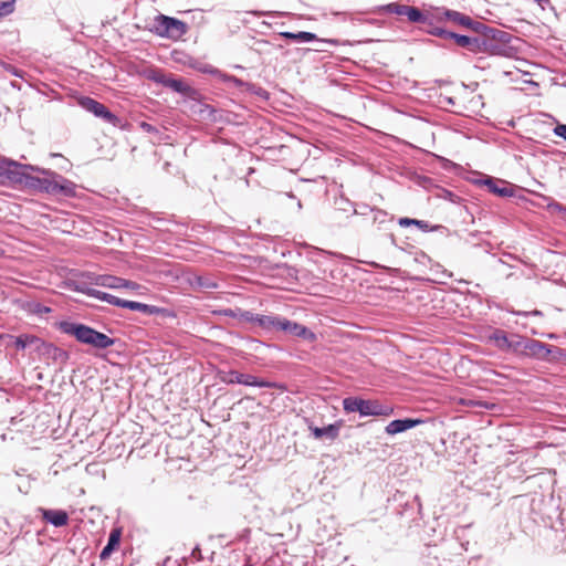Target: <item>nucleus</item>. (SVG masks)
I'll use <instances>...</instances> for the list:
<instances>
[{"label": "nucleus", "mask_w": 566, "mask_h": 566, "mask_svg": "<svg viewBox=\"0 0 566 566\" xmlns=\"http://www.w3.org/2000/svg\"><path fill=\"white\" fill-rule=\"evenodd\" d=\"M420 423H422L421 419H411V418L396 419V420L390 421L386 426L385 431L387 434L395 436L397 433H401L403 431L412 429Z\"/></svg>", "instance_id": "6ab92c4d"}, {"label": "nucleus", "mask_w": 566, "mask_h": 566, "mask_svg": "<svg viewBox=\"0 0 566 566\" xmlns=\"http://www.w3.org/2000/svg\"><path fill=\"white\" fill-rule=\"evenodd\" d=\"M240 312H241V308L240 307H235V308H224L220 312L221 315L223 316H228V317H231V318H238L240 319Z\"/></svg>", "instance_id": "ea45409f"}, {"label": "nucleus", "mask_w": 566, "mask_h": 566, "mask_svg": "<svg viewBox=\"0 0 566 566\" xmlns=\"http://www.w3.org/2000/svg\"><path fill=\"white\" fill-rule=\"evenodd\" d=\"M250 314H251L250 311H244V310L241 308L240 321L247 322Z\"/></svg>", "instance_id": "3c124183"}, {"label": "nucleus", "mask_w": 566, "mask_h": 566, "mask_svg": "<svg viewBox=\"0 0 566 566\" xmlns=\"http://www.w3.org/2000/svg\"><path fill=\"white\" fill-rule=\"evenodd\" d=\"M524 358L553 363L566 359V354L565 350L559 347L527 337Z\"/></svg>", "instance_id": "423d86ee"}, {"label": "nucleus", "mask_w": 566, "mask_h": 566, "mask_svg": "<svg viewBox=\"0 0 566 566\" xmlns=\"http://www.w3.org/2000/svg\"><path fill=\"white\" fill-rule=\"evenodd\" d=\"M282 317L274 315H261L258 322V326L266 332L279 331Z\"/></svg>", "instance_id": "393cba45"}, {"label": "nucleus", "mask_w": 566, "mask_h": 566, "mask_svg": "<svg viewBox=\"0 0 566 566\" xmlns=\"http://www.w3.org/2000/svg\"><path fill=\"white\" fill-rule=\"evenodd\" d=\"M81 277L88 280L90 284L92 285L103 286L107 289L135 290L137 287V284L133 281L109 274H96L93 272H84L81 274Z\"/></svg>", "instance_id": "9d476101"}, {"label": "nucleus", "mask_w": 566, "mask_h": 566, "mask_svg": "<svg viewBox=\"0 0 566 566\" xmlns=\"http://www.w3.org/2000/svg\"><path fill=\"white\" fill-rule=\"evenodd\" d=\"M376 208H371L370 206L368 205H359L357 206L355 209H354V212L355 214H358V216H367V214H371L374 212Z\"/></svg>", "instance_id": "58836bf2"}, {"label": "nucleus", "mask_w": 566, "mask_h": 566, "mask_svg": "<svg viewBox=\"0 0 566 566\" xmlns=\"http://www.w3.org/2000/svg\"><path fill=\"white\" fill-rule=\"evenodd\" d=\"M136 305H137L136 301H127V300L120 298L118 307H123V308H128L130 311H135Z\"/></svg>", "instance_id": "79ce46f5"}, {"label": "nucleus", "mask_w": 566, "mask_h": 566, "mask_svg": "<svg viewBox=\"0 0 566 566\" xmlns=\"http://www.w3.org/2000/svg\"><path fill=\"white\" fill-rule=\"evenodd\" d=\"M40 339L41 338H39L34 335H28V334L20 335V336L14 337V346L18 350H23L29 345L36 344V346H38L40 343Z\"/></svg>", "instance_id": "c756f323"}, {"label": "nucleus", "mask_w": 566, "mask_h": 566, "mask_svg": "<svg viewBox=\"0 0 566 566\" xmlns=\"http://www.w3.org/2000/svg\"><path fill=\"white\" fill-rule=\"evenodd\" d=\"M343 409L347 413L358 412L360 417H388L394 412L392 407L382 405L378 400L363 399L354 396L343 399Z\"/></svg>", "instance_id": "7ed1b4c3"}, {"label": "nucleus", "mask_w": 566, "mask_h": 566, "mask_svg": "<svg viewBox=\"0 0 566 566\" xmlns=\"http://www.w3.org/2000/svg\"><path fill=\"white\" fill-rule=\"evenodd\" d=\"M77 104L86 112L92 113L104 123L111 124L112 126H118L120 119L117 115L112 113L103 103L90 97L81 96L77 98Z\"/></svg>", "instance_id": "6e6552de"}, {"label": "nucleus", "mask_w": 566, "mask_h": 566, "mask_svg": "<svg viewBox=\"0 0 566 566\" xmlns=\"http://www.w3.org/2000/svg\"><path fill=\"white\" fill-rule=\"evenodd\" d=\"M189 285L198 291L208 292L219 287L217 281L209 275L193 274L188 279Z\"/></svg>", "instance_id": "4be33fe9"}, {"label": "nucleus", "mask_w": 566, "mask_h": 566, "mask_svg": "<svg viewBox=\"0 0 566 566\" xmlns=\"http://www.w3.org/2000/svg\"><path fill=\"white\" fill-rule=\"evenodd\" d=\"M398 223L400 227H418L423 232L432 231L434 228L431 227L427 221L418 220V219H411V218H400L398 220Z\"/></svg>", "instance_id": "c85d7f7f"}, {"label": "nucleus", "mask_w": 566, "mask_h": 566, "mask_svg": "<svg viewBox=\"0 0 566 566\" xmlns=\"http://www.w3.org/2000/svg\"><path fill=\"white\" fill-rule=\"evenodd\" d=\"M279 331H283L291 335H295L297 337H302L307 340H314L315 334L308 329L306 326L298 324L296 322L290 321L287 318L282 317L281 325Z\"/></svg>", "instance_id": "2eb2a0df"}, {"label": "nucleus", "mask_w": 566, "mask_h": 566, "mask_svg": "<svg viewBox=\"0 0 566 566\" xmlns=\"http://www.w3.org/2000/svg\"><path fill=\"white\" fill-rule=\"evenodd\" d=\"M70 287L74 292H78V293H82V294L87 295L90 297L97 298V300L106 302V303H108L111 305H114V306H118L119 305V301H120L119 297H117V296H115L113 294H109V293H106V292H103V291L94 289L93 285L90 284L88 280L82 279L81 276H80V279L72 281L70 283Z\"/></svg>", "instance_id": "f8f14e48"}, {"label": "nucleus", "mask_w": 566, "mask_h": 566, "mask_svg": "<svg viewBox=\"0 0 566 566\" xmlns=\"http://www.w3.org/2000/svg\"><path fill=\"white\" fill-rule=\"evenodd\" d=\"M205 111L212 112V108L207 104L199 103V113H203Z\"/></svg>", "instance_id": "603ef678"}, {"label": "nucleus", "mask_w": 566, "mask_h": 566, "mask_svg": "<svg viewBox=\"0 0 566 566\" xmlns=\"http://www.w3.org/2000/svg\"><path fill=\"white\" fill-rule=\"evenodd\" d=\"M135 311L146 315H161V316H174V314L164 307H158L150 304L137 302Z\"/></svg>", "instance_id": "a878e982"}, {"label": "nucleus", "mask_w": 566, "mask_h": 566, "mask_svg": "<svg viewBox=\"0 0 566 566\" xmlns=\"http://www.w3.org/2000/svg\"><path fill=\"white\" fill-rule=\"evenodd\" d=\"M297 207H298V208H301V207H302V205H301V201H300V200L297 201Z\"/></svg>", "instance_id": "4d7b16f0"}, {"label": "nucleus", "mask_w": 566, "mask_h": 566, "mask_svg": "<svg viewBox=\"0 0 566 566\" xmlns=\"http://www.w3.org/2000/svg\"><path fill=\"white\" fill-rule=\"evenodd\" d=\"M442 193L443 195L441 197L447 200H450L451 202H457L460 199L459 196L447 189H443Z\"/></svg>", "instance_id": "c03bdc74"}, {"label": "nucleus", "mask_w": 566, "mask_h": 566, "mask_svg": "<svg viewBox=\"0 0 566 566\" xmlns=\"http://www.w3.org/2000/svg\"><path fill=\"white\" fill-rule=\"evenodd\" d=\"M543 10L551 4V0H534Z\"/></svg>", "instance_id": "8fccbe9b"}, {"label": "nucleus", "mask_w": 566, "mask_h": 566, "mask_svg": "<svg viewBox=\"0 0 566 566\" xmlns=\"http://www.w3.org/2000/svg\"><path fill=\"white\" fill-rule=\"evenodd\" d=\"M220 381L227 385H244L250 387H259V388H277L285 389V386L275 381H269L265 379H260L250 374L239 373L237 370L229 371H220L219 373Z\"/></svg>", "instance_id": "0eeeda50"}, {"label": "nucleus", "mask_w": 566, "mask_h": 566, "mask_svg": "<svg viewBox=\"0 0 566 566\" xmlns=\"http://www.w3.org/2000/svg\"><path fill=\"white\" fill-rule=\"evenodd\" d=\"M190 558L196 559L197 562L202 560L201 549L199 545H196L190 553Z\"/></svg>", "instance_id": "a18cd8bd"}, {"label": "nucleus", "mask_w": 566, "mask_h": 566, "mask_svg": "<svg viewBox=\"0 0 566 566\" xmlns=\"http://www.w3.org/2000/svg\"><path fill=\"white\" fill-rule=\"evenodd\" d=\"M259 318H260V314H255V313H252L249 315V318H248V323H252V324H258L259 322Z\"/></svg>", "instance_id": "de8ad7c7"}, {"label": "nucleus", "mask_w": 566, "mask_h": 566, "mask_svg": "<svg viewBox=\"0 0 566 566\" xmlns=\"http://www.w3.org/2000/svg\"><path fill=\"white\" fill-rule=\"evenodd\" d=\"M548 209L552 210V211H558L563 214H566V206H563L558 202H552V203H548Z\"/></svg>", "instance_id": "37998d69"}, {"label": "nucleus", "mask_w": 566, "mask_h": 566, "mask_svg": "<svg viewBox=\"0 0 566 566\" xmlns=\"http://www.w3.org/2000/svg\"><path fill=\"white\" fill-rule=\"evenodd\" d=\"M490 28L491 27L486 25L485 23L474 20L471 17L469 18V24H467V27H465V29L471 30L478 34L475 38H482V39L488 38Z\"/></svg>", "instance_id": "cd10ccee"}, {"label": "nucleus", "mask_w": 566, "mask_h": 566, "mask_svg": "<svg viewBox=\"0 0 566 566\" xmlns=\"http://www.w3.org/2000/svg\"><path fill=\"white\" fill-rule=\"evenodd\" d=\"M437 159L441 163V167L444 169V170H448V171H453V170H457L459 168V165H457L455 163L444 158V157H440V156H436Z\"/></svg>", "instance_id": "4c0bfd02"}, {"label": "nucleus", "mask_w": 566, "mask_h": 566, "mask_svg": "<svg viewBox=\"0 0 566 566\" xmlns=\"http://www.w3.org/2000/svg\"><path fill=\"white\" fill-rule=\"evenodd\" d=\"M547 128L552 130L555 136L560 137L566 142V124H560L555 122V118L552 116H547Z\"/></svg>", "instance_id": "473e14b6"}, {"label": "nucleus", "mask_w": 566, "mask_h": 566, "mask_svg": "<svg viewBox=\"0 0 566 566\" xmlns=\"http://www.w3.org/2000/svg\"><path fill=\"white\" fill-rule=\"evenodd\" d=\"M314 51H316V52H322V51H324V49H322V48H316V49H314Z\"/></svg>", "instance_id": "5fc2aeb1"}, {"label": "nucleus", "mask_w": 566, "mask_h": 566, "mask_svg": "<svg viewBox=\"0 0 566 566\" xmlns=\"http://www.w3.org/2000/svg\"><path fill=\"white\" fill-rule=\"evenodd\" d=\"M442 14L443 19L446 20V25L450 30L455 27L465 29L467 24H469L470 17L457 10L443 7Z\"/></svg>", "instance_id": "412c9836"}, {"label": "nucleus", "mask_w": 566, "mask_h": 566, "mask_svg": "<svg viewBox=\"0 0 566 566\" xmlns=\"http://www.w3.org/2000/svg\"><path fill=\"white\" fill-rule=\"evenodd\" d=\"M14 0H0V18L7 17L14 11Z\"/></svg>", "instance_id": "e433bc0d"}, {"label": "nucleus", "mask_w": 566, "mask_h": 566, "mask_svg": "<svg viewBox=\"0 0 566 566\" xmlns=\"http://www.w3.org/2000/svg\"><path fill=\"white\" fill-rule=\"evenodd\" d=\"M150 78L165 87L171 88L174 92L181 94L190 101H200L201 93L197 88L188 85L181 78H172L159 73L154 74Z\"/></svg>", "instance_id": "1a4fd4ad"}, {"label": "nucleus", "mask_w": 566, "mask_h": 566, "mask_svg": "<svg viewBox=\"0 0 566 566\" xmlns=\"http://www.w3.org/2000/svg\"><path fill=\"white\" fill-rule=\"evenodd\" d=\"M36 350L41 356H43L48 360H52L53 363H57L60 365H65L70 359V353L65 349L57 347L52 343H46L40 339L39 345L36 346Z\"/></svg>", "instance_id": "4468645a"}, {"label": "nucleus", "mask_w": 566, "mask_h": 566, "mask_svg": "<svg viewBox=\"0 0 566 566\" xmlns=\"http://www.w3.org/2000/svg\"><path fill=\"white\" fill-rule=\"evenodd\" d=\"M57 328L64 334L74 336L77 342L97 349H105L115 344L114 338L82 323L61 321L57 323Z\"/></svg>", "instance_id": "f03ea898"}, {"label": "nucleus", "mask_w": 566, "mask_h": 566, "mask_svg": "<svg viewBox=\"0 0 566 566\" xmlns=\"http://www.w3.org/2000/svg\"><path fill=\"white\" fill-rule=\"evenodd\" d=\"M527 337L521 336L518 334H512L510 336V344L506 352L513 353L518 357H523L525 355Z\"/></svg>", "instance_id": "b1692460"}, {"label": "nucleus", "mask_w": 566, "mask_h": 566, "mask_svg": "<svg viewBox=\"0 0 566 566\" xmlns=\"http://www.w3.org/2000/svg\"><path fill=\"white\" fill-rule=\"evenodd\" d=\"M42 518L54 527L65 526L69 522V514L64 510L39 509Z\"/></svg>", "instance_id": "a211bd4d"}, {"label": "nucleus", "mask_w": 566, "mask_h": 566, "mask_svg": "<svg viewBox=\"0 0 566 566\" xmlns=\"http://www.w3.org/2000/svg\"><path fill=\"white\" fill-rule=\"evenodd\" d=\"M149 30L159 38L178 41L188 32V25L177 18L160 13L155 17Z\"/></svg>", "instance_id": "39448f33"}, {"label": "nucleus", "mask_w": 566, "mask_h": 566, "mask_svg": "<svg viewBox=\"0 0 566 566\" xmlns=\"http://www.w3.org/2000/svg\"><path fill=\"white\" fill-rule=\"evenodd\" d=\"M217 76H219V78L223 83L232 84L233 86H235L238 88H244V91H247V85L249 84V82H244L243 80H241L234 75L226 74V73H222L221 71H220V74H218Z\"/></svg>", "instance_id": "72a5a7b5"}, {"label": "nucleus", "mask_w": 566, "mask_h": 566, "mask_svg": "<svg viewBox=\"0 0 566 566\" xmlns=\"http://www.w3.org/2000/svg\"><path fill=\"white\" fill-rule=\"evenodd\" d=\"M343 426L342 421H336L334 423H331L326 427L321 428L322 430V439L325 438L329 441H334L338 438L340 428Z\"/></svg>", "instance_id": "2f4dec72"}, {"label": "nucleus", "mask_w": 566, "mask_h": 566, "mask_svg": "<svg viewBox=\"0 0 566 566\" xmlns=\"http://www.w3.org/2000/svg\"><path fill=\"white\" fill-rule=\"evenodd\" d=\"M382 12L388 14L406 15L408 21L412 23V20L418 18V8L413 6L401 4L391 2L381 8Z\"/></svg>", "instance_id": "f3484780"}, {"label": "nucleus", "mask_w": 566, "mask_h": 566, "mask_svg": "<svg viewBox=\"0 0 566 566\" xmlns=\"http://www.w3.org/2000/svg\"><path fill=\"white\" fill-rule=\"evenodd\" d=\"M247 92L255 95V96H259L260 98L264 99V101H268L270 98V93L264 90L263 87L256 85V84H253V83H249L247 85Z\"/></svg>", "instance_id": "c9c22d12"}, {"label": "nucleus", "mask_w": 566, "mask_h": 566, "mask_svg": "<svg viewBox=\"0 0 566 566\" xmlns=\"http://www.w3.org/2000/svg\"><path fill=\"white\" fill-rule=\"evenodd\" d=\"M259 318H260V314H255V313H252L249 315V318H248V323H252V324H258L259 322Z\"/></svg>", "instance_id": "09e8293b"}, {"label": "nucleus", "mask_w": 566, "mask_h": 566, "mask_svg": "<svg viewBox=\"0 0 566 566\" xmlns=\"http://www.w3.org/2000/svg\"><path fill=\"white\" fill-rule=\"evenodd\" d=\"M2 253V250L0 249V254Z\"/></svg>", "instance_id": "13d9d810"}, {"label": "nucleus", "mask_w": 566, "mask_h": 566, "mask_svg": "<svg viewBox=\"0 0 566 566\" xmlns=\"http://www.w3.org/2000/svg\"><path fill=\"white\" fill-rule=\"evenodd\" d=\"M511 39L512 34L509 32L495 28H490L488 38L483 40L490 42V44L494 46V51H484V53L491 55H506L505 45L510 43Z\"/></svg>", "instance_id": "ddd939ff"}, {"label": "nucleus", "mask_w": 566, "mask_h": 566, "mask_svg": "<svg viewBox=\"0 0 566 566\" xmlns=\"http://www.w3.org/2000/svg\"><path fill=\"white\" fill-rule=\"evenodd\" d=\"M444 40H452L458 46L468 49L470 52L475 54L484 53V51H494V46H492L490 42L484 41L482 38L460 34L450 29Z\"/></svg>", "instance_id": "9b49d317"}, {"label": "nucleus", "mask_w": 566, "mask_h": 566, "mask_svg": "<svg viewBox=\"0 0 566 566\" xmlns=\"http://www.w3.org/2000/svg\"><path fill=\"white\" fill-rule=\"evenodd\" d=\"M489 338H490V340L494 342L495 346L500 350L506 352L509 344H510V336L506 334L505 331L496 328L489 336Z\"/></svg>", "instance_id": "bb28decb"}, {"label": "nucleus", "mask_w": 566, "mask_h": 566, "mask_svg": "<svg viewBox=\"0 0 566 566\" xmlns=\"http://www.w3.org/2000/svg\"><path fill=\"white\" fill-rule=\"evenodd\" d=\"M513 275H514V273H509V274L506 275V279L509 280V279H511Z\"/></svg>", "instance_id": "6e6d98bb"}, {"label": "nucleus", "mask_w": 566, "mask_h": 566, "mask_svg": "<svg viewBox=\"0 0 566 566\" xmlns=\"http://www.w3.org/2000/svg\"><path fill=\"white\" fill-rule=\"evenodd\" d=\"M308 429H310L311 433L313 434V437H314L315 439H322V433H323V432H322L321 428L315 427V426H313V424L311 423V424L308 426Z\"/></svg>", "instance_id": "49530a36"}, {"label": "nucleus", "mask_w": 566, "mask_h": 566, "mask_svg": "<svg viewBox=\"0 0 566 566\" xmlns=\"http://www.w3.org/2000/svg\"><path fill=\"white\" fill-rule=\"evenodd\" d=\"M189 66L205 74L218 75L220 71L210 64L201 63L197 60H191Z\"/></svg>", "instance_id": "f704fd0d"}, {"label": "nucleus", "mask_w": 566, "mask_h": 566, "mask_svg": "<svg viewBox=\"0 0 566 566\" xmlns=\"http://www.w3.org/2000/svg\"><path fill=\"white\" fill-rule=\"evenodd\" d=\"M280 36L284 38L285 40H290L293 42H300V43L312 42V41H316L319 43H329V44L337 43L336 40H332V39H328V40L327 39H318L315 33L308 32V31H300V32L283 31L280 33Z\"/></svg>", "instance_id": "dca6fc26"}, {"label": "nucleus", "mask_w": 566, "mask_h": 566, "mask_svg": "<svg viewBox=\"0 0 566 566\" xmlns=\"http://www.w3.org/2000/svg\"><path fill=\"white\" fill-rule=\"evenodd\" d=\"M120 535H122L120 528L112 530V532L108 536L107 544L104 546V548L102 549V552L99 554V558L102 560L107 559L111 556V554L114 552V549L119 545Z\"/></svg>", "instance_id": "5701e85b"}, {"label": "nucleus", "mask_w": 566, "mask_h": 566, "mask_svg": "<svg viewBox=\"0 0 566 566\" xmlns=\"http://www.w3.org/2000/svg\"><path fill=\"white\" fill-rule=\"evenodd\" d=\"M442 12L443 7L433 10H420L418 8V18L416 17L412 23L419 24L420 30L424 33L444 40L449 29L446 25Z\"/></svg>", "instance_id": "20e7f679"}, {"label": "nucleus", "mask_w": 566, "mask_h": 566, "mask_svg": "<svg viewBox=\"0 0 566 566\" xmlns=\"http://www.w3.org/2000/svg\"><path fill=\"white\" fill-rule=\"evenodd\" d=\"M142 127L145 130H148V132L153 129V126L150 124H148V123H145V122L142 123Z\"/></svg>", "instance_id": "864d4df0"}, {"label": "nucleus", "mask_w": 566, "mask_h": 566, "mask_svg": "<svg viewBox=\"0 0 566 566\" xmlns=\"http://www.w3.org/2000/svg\"><path fill=\"white\" fill-rule=\"evenodd\" d=\"M0 186L45 193L53 197L74 198L77 186L62 175L39 166L21 164L0 156Z\"/></svg>", "instance_id": "f257e3e1"}, {"label": "nucleus", "mask_w": 566, "mask_h": 566, "mask_svg": "<svg viewBox=\"0 0 566 566\" xmlns=\"http://www.w3.org/2000/svg\"><path fill=\"white\" fill-rule=\"evenodd\" d=\"M373 224L377 226L378 229H384L387 223L392 221V217L388 212L381 209H375L371 213Z\"/></svg>", "instance_id": "7c9ffc66"}, {"label": "nucleus", "mask_w": 566, "mask_h": 566, "mask_svg": "<svg viewBox=\"0 0 566 566\" xmlns=\"http://www.w3.org/2000/svg\"><path fill=\"white\" fill-rule=\"evenodd\" d=\"M475 185L486 186L489 191L500 197H512L513 190L509 187H499L497 182L505 184L503 180H497L493 177L485 176L483 179L472 180Z\"/></svg>", "instance_id": "aec40b11"}, {"label": "nucleus", "mask_w": 566, "mask_h": 566, "mask_svg": "<svg viewBox=\"0 0 566 566\" xmlns=\"http://www.w3.org/2000/svg\"><path fill=\"white\" fill-rule=\"evenodd\" d=\"M4 70H6L8 73H10V74H12V75H14V76H17V77H22L23 71H21V70L17 69V67H15L14 65H12V64H6V65H4Z\"/></svg>", "instance_id": "a19ab883"}]
</instances>
